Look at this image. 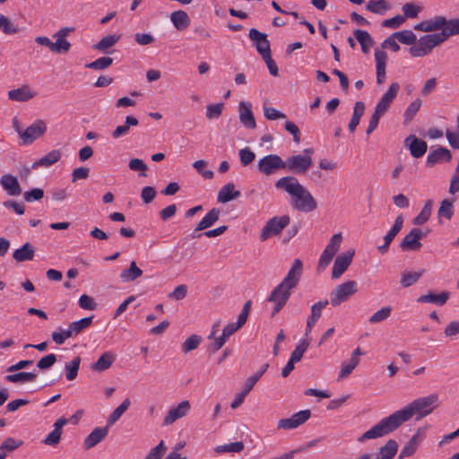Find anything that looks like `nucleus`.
<instances>
[{
	"instance_id": "nucleus-1",
	"label": "nucleus",
	"mask_w": 459,
	"mask_h": 459,
	"mask_svg": "<svg viewBox=\"0 0 459 459\" xmlns=\"http://www.w3.org/2000/svg\"><path fill=\"white\" fill-rule=\"evenodd\" d=\"M437 407L438 395L437 394L415 399L403 409L382 419L359 437L358 440L363 442L385 436L398 429L403 423L410 420L413 416H416L417 420H420L429 415Z\"/></svg>"
},
{
	"instance_id": "nucleus-2",
	"label": "nucleus",
	"mask_w": 459,
	"mask_h": 459,
	"mask_svg": "<svg viewBox=\"0 0 459 459\" xmlns=\"http://www.w3.org/2000/svg\"><path fill=\"white\" fill-rule=\"evenodd\" d=\"M275 187L290 195V205L297 211L310 212L317 208V203L312 194L291 176L282 177L275 182Z\"/></svg>"
},
{
	"instance_id": "nucleus-3",
	"label": "nucleus",
	"mask_w": 459,
	"mask_h": 459,
	"mask_svg": "<svg viewBox=\"0 0 459 459\" xmlns=\"http://www.w3.org/2000/svg\"><path fill=\"white\" fill-rule=\"evenodd\" d=\"M302 273V262L296 259L285 278L271 292L268 302L274 304L273 315L278 314L289 300L291 290L298 285Z\"/></svg>"
},
{
	"instance_id": "nucleus-4",
	"label": "nucleus",
	"mask_w": 459,
	"mask_h": 459,
	"mask_svg": "<svg viewBox=\"0 0 459 459\" xmlns=\"http://www.w3.org/2000/svg\"><path fill=\"white\" fill-rule=\"evenodd\" d=\"M440 32L427 34L416 39L414 45L410 48V54L413 57H422L429 55L432 50L444 43Z\"/></svg>"
},
{
	"instance_id": "nucleus-5",
	"label": "nucleus",
	"mask_w": 459,
	"mask_h": 459,
	"mask_svg": "<svg viewBox=\"0 0 459 459\" xmlns=\"http://www.w3.org/2000/svg\"><path fill=\"white\" fill-rule=\"evenodd\" d=\"M313 148H306L301 153L292 155L285 160V169L294 174H305L313 165Z\"/></svg>"
},
{
	"instance_id": "nucleus-6",
	"label": "nucleus",
	"mask_w": 459,
	"mask_h": 459,
	"mask_svg": "<svg viewBox=\"0 0 459 459\" xmlns=\"http://www.w3.org/2000/svg\"><path fill=\"white\" fill-rule=\"evenodd\" d=\"M358 292V283L351 280L337 285L330 292V304L333 307H338L350 299L351 296Z\"/></svg>"
},
{
	"instance_id": "nucleus-7",
	"label": "nucleus",
	"mask_w": 459,
	"mask_h": 459,
	"mask_svg": "<svg viewBox=\"0 0 459 459\" xmlns=\"http://www.w3.org/2000/svg\"><path fill=\"white\" fill-rule=\"evenodd\" d=\"M257 169L263 176L270 177L285 169V160L277 154H268L258 160Z\"/></svg>"
},
{
	"instance_id": "nucleus-8",
	"label": "nucleus",
	"mask_w": 459,
	"mask_h": 459,
	"mask_svg": "<svg viewBox=\"0 0 459 459\" xmlns=\"http://www.w3.org/2000/svg\"><path fill=\"white\" fill-rule=\"evenodd\" d=\"M290 221V216H275L270 219L265 225L263 227L260 233V240L265 241L272 236H276L281 232V230L289 225Z\"/></svg>"
},
{
	"instance_id": "nucleus-9",
	"label": "nucleus",
	"mask_w": 459,
	"mask_h": 459,
	"mask_svg": "<svg viewBox=\"0 0 459 459\" xmlns=\"http://www.w3.org/2000/svg\"><path fill=\"white\" fill-rule=\"evenodd\" d=\"M342 240V233H336L332 236L329 243L325 247V250L320 255L318 261V267L320 269H325L326 266L330 264L333 256L336 255L338 250L340 249L341 244Z\"/></svg>"
},
{
	"instance_id": "nucleus-10",
	"label": "nucleus",
	"mask_w": 459,
	"mask_h": 459,
	"mask_svg": "<svg viewBox=\"0 0 459 459\" xmlns=\"http://www.w3.org/2000/svg\"><path fill=\"white\" fill-rule=\"evenodd\" d=\"M47 131V124L45 121L39 119L28 126L25 130H17L23 144H30L38 138L45 134Z\"/></svg>"
},
{
	"instance_id": "nucleus-11",
	"label": "nucleus",
	"mask_w": 459,
	"mask_h": 459,
	"mask_svg": "<svg viewBox=\"0 0 459 459\" xmlns=\"http://www.w3.org/2000/svg\"><path fill=\"white\" fill-rule=\"evenodd\" d=\"M190 410L191 404L187 400L180 402L177 406L170 407L163 419L162 425H172L178 420L186 417L190 412Z\"/></svg>"
},
{
	"instance_id": "nucleus-12",
	"label": "nucleus",
	"mask_w": 459,
	"mask_h": 459,
	"mask_svg": "<svg viewBox=\"0 0 459 459\" xmlns=\"http://www.w3.org/2000/svg\"><path fill=\"white\" fill-rule=\"evenodd\" d=\"M355 251L353 249H350L344 253L340 254L334 260L333 269H332V278L339 279L348 269L350 264H351L352 258L354 256Z\"/></svg>"
},
{
	"instance_id": "nucleus-13",
	"label": "nucleus",
	"mask_w": 459,
	"mask_h": 459,
	"mask_svg": "<svg viewBox=\"0 0 459 459\" xmlns=\"http://www.w3.org/2000/svg\"><path fill=\"white\" fill-rule=\"evenodd\" d=\"M426 235L418 228H413L405 235L400 244V247L403 251H415L421 247L420 239Z\"/></svg>"
},
{
	"instance_id": "nucleus-14",
	"label": "nucleus",
	"mask_w": 459,
	"mask_h": 459,
	"mask_svg": "<svg viewBox=\"0 0 459 459\" xmlns=\"http://www.w3.org/2000/svg\"><path fill=\"white\" fill-rule=\"evenodd\" d=\"M309 410H303L294 413L288 419H281L278 421V429H293L305 423L310 418Z\"/></svg>"
},
{
	"instance_id": "nucleus-15",
	"label": "nucleus",
	"mask_w": 459,
	"mask_h": 459,
	"mask_svg": "<svg viewBox=\"0 0 459 459\" xmlns=\"http://www.w3.org/2000/svg\"><path fill=\"white\" fill-rule=\"evenodd\" d=\"M74 30V27H64L53 35V38L56 39L53 44V53H67L70 50L71 44L65 38Z\"/></svg>"
},
{
	"instance_id": "nucleus-16",
	"label": "nucleus",
	"mask_w": 459,
	"mask_h": 459,
	"mask_svg": "<svg viewBox=\"0 0 459 459\" xmlns=\"http://www.w3.org/2000/svg\"><path fill=\"white\" fill-rule=\"evenodd\" d=\"M249 39L255 43L257 52L264 56L271 55L270 42L264 33L260 32L256 29H250L248 33Z\"/></svg>"
},
{
	"instance_id": "nucleus-17",
	"label": "nucleus",
	"mask_w": 459,
	"mask_h": 459,
	"mask_svg": "<svg viewBox=\"0 0 459 459\" xmlns=\"http://www.w3.org/2000/svg\"><path fill=\"white\" fill-rule=\"evenodd\" d=\"M400 90V85L398 82H393L387 91L381 97L380 100L377 102L375 110L377 113L384 115L387 109L389 108L391 103L396 98L398 91Z\"/></svg>"
},
{
	"instance_id": "nucleus-18",
	"label": "nucleus",
	"mask_w": 459,
	"mask_h": 459,
	"mask_svg": "<svg viewBox=\"0 0 459 459\" xmlns=\"http://www.w3.org/2000/svg\"><path fill=\"white\" fill-rule=\"evenodd\" d=\"M404 144L410 150L411 156L414 158L422 157L428 149L427 143L417 138L414 134L407 136L405 138Z\"/></svg>"
},
{
	"instance_id": "nucleus-19",
	"label": "nucleus",
	"mask_w": 459,
	"mask_h": 459,
	"mask_svg": "<svg viewBox=\"0 0 459 459\" xmlns=\"http://www.w3.org/2000/svg\"><path fill=\"white\" fill-rule=\"evenodd\" d=\"M0 185L10 196H17L22 194V187L18 178L12 174H4L0 178Z\"/></svg>"
},
{
	"instance_id": "nucleus-20",
	"label": "nucleus",
	"mask_w": 459,
	"mask_h": 459,
	"mask_svg": "<svg viewBox=\"0 0 459 459\" xmlns=\"http://www.w3.org/2000/svg\"><path fill=\"white\" fill-rule=\"evenodd\" d=\"M446 19L444 16H435L432 19L423 21L414 26L416 30L423 32H433L439 30H443Z\"/></svg>"
},
{
	"instance_id": "nucleus-21",
	"label": "nucleus",
	"mask_w": 459,
	"mask_h": 459,
	"mask_svg": "<svg viewBox=\"0 0 459 459\" xmlns=\"http://www.w3.org/2000/svg\"><path fill=\"white\" fill-rule=\"evenodd\" d=\"M68 423V420L61 417L56 420L54 429L45 437L43 443L48 446H56L59 444L62 436V428Z\"/></svg>"
},
{
	"instance_id": "nucleus-22",
	"label": "nucleus",
	"mask_w": 459,
	"mask_h": 459,
	"mask_svg": "<svg viewBox=\"0 0 459 459\" xmlns=\"http://www.w3.org/2000/svg\"><path fill=\"white\" fill-rule=\"evenodd\" d=\"M239 120L245 127L249 129L255 128L256 124L249 102L241 101L239 103Z\"/></svg>"
},
{
	"instance_id": "nucleus-23",
	"label": "nucleus",
	"mask_w": 459,
	"mask_h": 459,
	"mask_svg": "<svg viewBox=\"0 0 459 459\" xmlns=\"http://www.w3.org/2000/svg\"><path fill=\"white\" fill-rule=\"evenodd\" d=\"M36 95L37 93L27 84L8 91V98L11 100L18 102L28 101L33 99Z\"/></svg>"
},
{
	"instance_id": "nucleus-24",
	"label": "nucleus",
	"mask_w": 459,
	"mask_h": 459,
	"mask_svg": "<svg viewBox=\"0 0 459 459\" xmlns=\"http://www.w3.org/2000/svg\"><path fill=\"white\" fill-rule=\"evenodd\" d=\"M108 433V426L95 428L84 439L83 446L91 449L101 442Z\"/></svg>"
},
{
	"instance_id": "nucleus-25",
	"label": "nucleus",
	"mask_w": 459,
	"mask_h": 459,
	"mask_svg": "<svg viewBox=\"0 0 459 459\" xmlns=\"http://www.w3.org/2000/svg\"><path fill=\"white\" fill-rule=\"evenodd\" d=\"M451 152L448 149L440 147L437 150L431 152L426 160V165L428 167H433L434 165L437 163H443L449 161L451 160Z\"/></svg>"
},
{
	"instance_id": "nucleus-26",
	"label": "nucleus",
	"mask_w": 459,
	"mask_h": 459,
	"mask_svg": "<svg viewBox=\"0 0 459 459\" xmlns=\"http://www.w3.org/2000/svg\"><path fill=\"white\" fill-rule=\"evenodd\" d=\"M376 68H377V83L382 84L385 80V65L387 55L385 51L377 50L375 52Z\"/></svg>"
},
{
	"instance_id": "nucleus-27",
	"label": "nucleus",
	"mask_w": 459,
	"mask_h": 459,
	"mask_svg": "<svg viewBox=\"0 0 459 459\" xmlns=\"http://www.w3.org/2000/svg\"><path fill=\"white\" fill-rule=\"evenodd\" d=\"M449 299V292L442 291L440 293L429 292L417 299L418 303H432L437 306H443Z\"/></svg>"
},
{
	"instance_id": "nucleus-28",
	"label": "nucleus",
	"mask_w": 459,
	"mask_h": 459,
	"mask_svg": "<svg viewBox=\"0 0 459 459\" xmlns=\"http://www.w3.org/2000/svg\"><path fill=\"white\" fill-rule=\"evenodd\" d=\"M116 360V354L112 351L104 352L98 360L91 365L93 371L102 372L108 369Z\"/></svg>"
},
{
	"instance_id": "nucleus-29",
	"label": "nucleus",
	"mask_w": 459,
	"mask_h": 459,
	"mask_svg": "<svg viewBox=\"0 0 459 459\" xmlns=\"http://www.w3.org/2000/svg\"><path fill=\"white\" fill-rule=\"evenodd\" d=\"M240 195L238 190H235L233 183H228L220 189L217 200L219 203L225 204L239 197Z\"/></svg>"
},
{
	"instance_id": "nucleus-30",
	"label": "nucleus",
	"mask_w": 459,
	"mask_h": 459,
	"mask_svg": "<svg viewBox=\"0 0 459 459\" xmlns=\"http://www.w3.org/2000/svg\"><path fill=\"white\" fill-rule=\"evenodd\" d=\"M34 255L35 248L30 243L27 242L13 252V257L15 261L21 263L25 261H31L34 257Z\"/></svg>"
},
{
	"instance_id": "nucleus-31",
	"label": "nucleus",
	"mask_w": 459,
	"mask_h": 459,
	"mask_svg": "<svg viewBox=\"0 0 459 459\" xmlns=\"http://www.w3.org/2000/svg\"><path fill=\"white\" fill-rule=\"evenodd\" d=\"M61 159V152L59 150H53L47 153L45 156L35 161L31 168L36 169L39 167H50L56 163Z\"/></svg>"
},
{
	"instance_id": "nucleus-32",
	"label": "nucleus",
	"mask_w": 459,
	"mask_h": 459,
	"mask_svg": "<svg viewBox=\"0 0 459 459\" xmlns=\"http://www.w3.org/2000/svg\"><path fill=\"white\" fill-rule=\"evenodd\" d=\"M139 124L138 119L133 116H127L123 125L117 126L112 132L111 135L114 139H118L122 136L127 135L130 131V126H136Z\"/></svg>"
},
{
	"instance_id": "nucleus-33",
	"label": "nucleus",
	"mask_w": 459,
	"mask_h": 459,
	"mask_svg": "<svg viewBox=\"0 0 459 459\" xmlns=\"http://www.w3.org/2000/svg\"><path fill=\"white\" fill-rule=\"evenodd\" d=\"M143 275V270L139 268L135 261H132L128 268L120 273V279L123 282H131Z\"/></svg>"
},
{
	"instance_id": "nucleus-34",
	"label": "nucleus",
	"mask_w": 459,
	"mask_h": 459,
	"mask_svg": "<svg viewBox=\"0 0 459 459\" xmlns=\"http://www.w3.org/2000/svg\"><path fill=\"white\" fill-rule=\"evenodd\" d=\"M220 213L221 212L218 208H212L210 210L206 215L199 221L195 230H204L212 227L219 220Z\"/></svg>"
},
{
	"instance_id": "nucleus-35",
	"label": "nucleus",
	"mask_w": 459,
	"mask_h": 459,
	"mask_svg": "<svg viewBox=\"0 0 459 459\" xmlns=\"http://www.w3.org/2000/svg\"><path fill=\"white\" fill-rule=\"evenodd\" d=\"M170 20L175 28L178 30H186L190 24L188 14L185 11H176L170 15Z\"/></svg>"
},
{
	"instance_id": "nucleus-36",
	"label": "nucleus",
	"mask_w": 459,
	"mask_h": 459,
	"mask_svg": "<svg viewBox=\"0 0 459 459\" xmlns=\"http://www.w3.org/2000/svg\"><path fill=\"white\" fill-rule=\"evenodd\" d=\"M120 39L119 35L111 34L103 37L97 44L93 46V48L107 53L108 50L112 48Z\"/></svg>"
},
{
	"instance_id": "nucleus-37",
	"label": "nucleus",
	"mask_w": 459,
	"mask_h": 459,
	"mask_svg": "<svg viewBox=\"0 0 459 459\" xmlns=\"http://www.w3.org/2000/svg\"><path fill=\"white\" fill-rule=\"evenodd\" d=\"M0 30L4 35H14L21 32L20 27L12 22L8 17L0 14Z\"/></svg>"
},
{
	"instance_id": "nucleus-38",
	"label": "nucleus",
	"mask_w": 459,
	"mask_h": 459,
	"mask_svg": "<svg viewBox=\"0 0 459 459\" xmlns=\"http://www.w3.org/2000/svg\"><path fill=\"white\" fill-rule=\"evenodd\" d=\"M365 111V105L362 101H357L353 108V114L351 119L349 123V130L351 133H353L356 130V127L359 124L360 118L363 116Z\"/></svg>"
},
{
	"instance_id": "nucleus-39",
	"label": "nucleus",
	"mask_w": 459,
	"mask_h": 459,
	"mask_svg": "<svg viewBox=\"0 0 459 459\" xmlns=\"http://www.w3.org/2000/svg\"><path fill=\"white\" fill-rule=\"evenodd\" d=\"M131 404V402L129 400V398H126L122 403L117 406L113 411L112 413L108 416V420H107V424L108 427L114 425L120 418L121 416L125 413V411L129 408Z\"/></svg>"
},
{
	"instance_id": "nucleus-40",
	"label": "nucleus",
	"mask_w": 459,
	"mask_h": 459,
	"mask_svg": "<svg viewBox=\"0 0 459 459\" xmlns=\"http://www.w3.org/2000/svg\"><path fill=\"white\" fill-rule=\"evenodd\" d=\"M391 8V5L386 0H370L367 5L366 9L373 13L377 14H384Z\"/></svg>"
},
{
	"instance_id": "nucleus-41",
	"label": "nucleus",
	"mask_w": 459,
	"mask_h": 459,
	"mask_svg": "<svg viewBox=\"0 0 459 459\" xmlns=\"http://www.w3.org/2000/svg\"><path fill=\"white\" fill-rule=\"evenodd\" d=\"M440 34L445 41L449 37L459 34V19L446 20V23L440 31Z\"/></svg>"
},
{
	"instance_id": "nucleus-42",
	"label": "nucleus",
	"mask_w": 459,
	"mask_h": 459,
	"mask_svg": "<svg viewBox=\"0 0 459 459\" xmlns=\"http://www.w3.org/2000/svg\"><path fill=\"white\" fill-rule=\"evenodd\" d=\"M37 377L34 372H19L16 374L7 375L5 380L10 383H24L33 382Z\"/></svg>"
},
{
	"instance_id": "nucleus-43",
	"label": "nucleus",
	"mask_w": 459,
	"mask_h": 459,
	"mask_svg": "<svg viewBox=\"0 0 459 459\" xmlns=\"http://www.w3.org/2000/svg\"><path fill=\"white\" fill-rule=\"evenodd\" d=\"M356 39L359 42L361 49L364 53H368L369 48L373 45V40L368 32L361 30H356L354 31Z\"/></svg>"
},
{
	"instance_id": "nucleus-44",
	"label": "nucleus",
	"mask_w": 459,
	"mask_h": 459,
	"mask_svg": "<svg viewBox=\"0 0 459 459\" xmlns=\"http://www.w3.org/2000/svg\"><path fill=\"white\" fill-rule=\"evenodd\" d=\"M81 358L74 357L71 361L67 362L65 366V377L67 380L72 381L76 378L80 368Z\"/></svg>"
},
{
	"instance_id": "nucleus-45",
	"label": "nucleus",
	"mask_w": 459,
	"mask_h": 459,
	"mask_svg": "<svg viewBox=\"0 0 459 459\" xmlns=\"http://www.w3.org/2000/svg\"><path fill=\"white\" fill-rule=\"evenodd\" d=\"M397 443L394 440H389L387 443L379 449L377 455L379 459H392L397 452Z\"/></svg>"
},
{
	"instance_id": "nucleus-46",
	"label": "nucleus",
	"mask_w": 459,
	"mask_h": 459,
	"mask_svg": "<svg viewBox=\"0 0 459 459\" xmlns=\"http://www.w3.org/2000/svg\"><path fill=\"white\" fill-rule=\"evenodd\" d=\"M432 212V201L429 200L422 207L419 215L413 219L414 225H422L429 219Z\"/></svg>"
},
{
	"instance_id": "nucleus-47",
	"label": "nucleus",
	"mask_w": 459,
	"mask_h": 459,
	"mask_svg": "<svg viewBox=\"0 0 459 459\" xmlns=\"http://www.w3.org/2000/svg\"><path fill=\"white\" fill-rule=\"evenodd\" d=\"M92 318L93 316L84 317L78 321L71 323L69 325V329L73 336L79 334L84 329L88 328L91 325Z\"/></svg>"
},
{
	"instance_id": "nucleus-48",
	"label": "nucleus",
	"mask_w": 459,
	"mask_h": 459,
	"mask_svg": "<svg viewBox=\"0 0 459 459\" xmlns=\"http://www.w3.org/2000/svg\"><path fill=\"white\" fill-rule=\"evenodd\" d=\"M403 226V215H398L395 218L394 225L389 230V231L385 234V236L384 237V241L391 244V242L394 240V238L396 237V235L402 230Z\"/></svg>"
},
{
	"instance_id": "nucleus-49",
	"label": "nucleus",
	"mask_w": 459,
	"mask_h": 459,
	"mask_svg": "<svg viewBox=\"0 0 459 459\" xmlns=\"http://www.w3.org/2000/svg\"><path fill=\"white\" fill-rule=\"evenodd\" d=\"M245 446L241 441L225 444L215 447L214 451L218 454L221 453H240L244 450Z\"/></svg>"
},
{
	"instance_id": "nucleus-50",
	"label": "nucleus",
	"mask_w": 459,
	"mask_h": 459,
	"mask_svg": "<svg viewBox=\"0 0 459 459\" xmlns=\"http://www.w3.org/2000/svg\"><path fill=\"white\" fill-rule=\"evenodd\" d=\"M392 313V307L389 306L383 307L375 312L369 318L368 322L372 325L381 323L386 320Z\"/></svg>"
},
{
	"instance_id": "nucleus-51",
	"label": "nucleus",
	"mask_w": 459,
	"mask_h": 459,
	"mask_svg": "<svg viewBox=\"0 0 459 459\" xmlns=\"http://www.w3.org/2000/svg\"><path fill=\"white\" fill-rule=\"evenodd\" d=\"M309 346V342L307 339H301L299 343L296 346L295 350L291 352L290 360L296 363L299 362L305 351Z\"/></svg>"
},
{
	"instance_id": "nucleus-52",
	"label": "nucleus",
	"mask_w": 459,
	"mask_h": 459,
	"mask_svg": "<svg viewBox=\"0 0 459 459\" xmlns=\"http://www.w3.org/2000/svg\"><path fill=\"white\" fill-rule=\"evenodd\" d=\"M421 106V100L420 99H416L412 102L410 103V105L407 107L403 117H404V124H408L411 122L417 112L420 110Z\"/></svg>"
},
{
	"instance_id": "nucleus-53",
	"label": "nucleus",
	"mask_w": 459,
	"mask_h": 459,
	"mask_svg": "<svg viewBox=\"0 0 459 459\" xmlns=\"http://www.w3.org/2000/svg\"><path fill=\"white\" fill-rule=\"evenodd\" d=\"M223 109V103L209 104L206 107L205 117L209 120L218 119L221 116Z\"/></svg>"
},
{
	"instance_id": "nucleus-54",
	"label": "nucleus",
	"mask_w": 459,
	"mask_h": 459,
	"mask_svg": "<svg viewBox=\"0 0 459 459\" xmlns=\"http://www.w3.org/2000/svg\"><path fill=\"white\" fill-rule=\"evenodd\" d=\"M394 36L399 42L406 45H414L416 41V35L410 30L394 32Z\"/></svg>"
},
{
	"instance_id": "nucleus-55",
	"label": "nucleus",
	"mask_w": 459,
	"mask_h": 459,
	"mask_svg": "<svg viewBox=\"0 0 459 459\" xmlns=\"http://www.w3.org/2000/svg\"><path fill=\"white\" fill-rule=\"evenodd\" d=\"M113 63V59L109 56H102L95 61L89 63L86 65L87 68L93 70H104L109 67Z\"/></svg>"
},
{
	"instance_id": "nucleus-56",
	"label": "nucleus",
	"mask_w": 459,
	"mask_h": 459,
	"mask_svg": "<svg viewBox=\"0 0 459 459\" xmlns=\"http://www.w3.org/2000/svg\"><path fill=\"white\" fill-rule=\"evenodd\" d=\"M201 337L196 334H193L189 336L182 344V351L185 353H187L193 350H195L200 342H201Z\"/></svg>"
},
{
	"instance_id": "nucleus-57",
	"label": "nucleus",
	"mask_w": 459,
	"mask_h": 459,
	"mask_svg": "<svg viewBox=\"0 0 459 459\" xmlns=\"http://www.w3.org/2000/svg\"><path fill=\"white\" fill-rule=\"evenodd\" d=\"M437 213L439 217H445L450 220L454 214L453 203L447 199L443 200Z\"/></svg>"
},
{
	"instance_id": "nucleus-58",
	"label": "nucleus",
	"mask_w": 459,
	"mask_h": 459,
	"mask_svg": "<svg viewBox=\"0 0 459 459\" xmlns=\"http://www.w3.org/2000/svg\"><path fill=\"white\" fill-rule=\"evenodd\" d=\"M239 160L242 166H247L255 159V152L248 147L241 149L238 152Z\"/></svg>"
},
{
	"instance_id": "nucleus-59",
	"label": "nucleus",
	"mask_w": 459,
	"mask_h": 459,
	"mask_svg": "<svg viewBox=\"0 0 459 459\" xmlns=\"http://www.w3.org/2000/svg\"><path fill=\"white\" fill-rule=\"evenodd\" d=\"M421 275L422 273H404L401 277V284L403 287L408 288L414 284Z\"/></svg>"
},
{
	"instance_id": "nucleus-60",
	"label": "nucleus",
	"mask_w": 459,
	"mask_h": 459,
	"mask_svg": "<svg viewBox=\"0 0 459 459\" xmlns=\"http://www.w3.org/2000/svg\"><path fill=\"white\" fill-rule=\"evenodd\" d=\"M358 361H356L354 359H350L349 361H343L342 363L339 378L342 379L347 377L358 366Z\"/></svg>"
},
{
	"instance_id": "nucleus-61",
	"label": "nucleus",
	"mask_w": 459,
	"mask_h": 459,
	"mask_svg": "<svg viewBox=\"0 0 459 459\" xmlns=\"http://www.w3.org/2000/svg\"><path fill=\"white\" fill-rule=\"evenodd\" d=\"M51 336L53 342L60 345L63 344L66 339L73 337V334L68 328L66 330L59 329V331L53 332Z\"/></svg>"
},
{
	"instance_id": "nucleus-62",
	"label": "nucleus",
	"mask_w": 459,
	"mask_h": 459,
	"mask_svg": "<svg viewBox=\"0 0 459 459\" xmlns=\"http://www.w3.org/2000/svg\"><path fill=\"white\" fill-rule=\"evenodd\" d=\"M167 447L163 440H161L155 447L151 449L144 459H161Z\"/></svg>"
},
{
	"instance_id": "nucleus-63",
	"label": "nucleus",
	"mask_w": 459,
	"mask_h": 459,
	"mask_svg": "<svg viewBox=\"0 0 459 459\" xmlns=\"http://www.w3.org/2000/svg\"><path fill=\"white\" fill-rule=\"evenodd\" d=\"M329 300L327 299H325V300H320L315 304H313L311 306V314H310V316L316 319L318 321V319L321 317L322 316V312L324 310V308L329 304Z\"/></svg>"
},
{
	"instance_id": "nucleus-64",
	"label": "nucleus",
	"mask_w": 459,
	"mask_h": 459,
	"mask_svg": "<svg viewBox=\"0 0 459 459\" xmlns=\"http://www.w3.org/2000/svg\"><path fill=\"white\" fill-rule=\"evenodd\" d=\"M56 357L55 354H48L38 361L37 367L42 370L48 369L56 363Z\"/></svg>"
}]
</instances>
